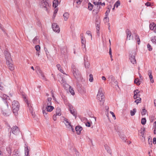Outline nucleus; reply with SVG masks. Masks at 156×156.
I'll list each match as a JSON object with an SVG mask.
<instances>
[{
  "mask_svg": "<svg viewBox=\"0 0 156 156\" xmlns=\"http://www.w3.org/2000/svg\"><path fill=\"white\" fill-rule=\"evenodd\" d=\"M97 99L100 102V105L101 106L103 105L104 103L105 96L102 93V89L101 88H100L98 90V94L97 96Z\"/></svg>",
  "mask_w": 156,
  "mask_h": 156,
  "instance_id": "f257e3e1",
  "label": "nucleus"
},
{
  "mask_svg": "<svg viewBox=\"0 0 156 156\" xmlns=\"http://www.w3.org/2000/svg\"><path fill=\"white\" fill-rule=\"evenodd\" d=\"M12 108L13 113L15 115H17L19 108V104L17 101H14L12 102Z\"/></svg>",
  "mask_w": 156,
  "mask_h": 156,
  "instance_id": "f03ea898",
  "label": "nucleus"
},
{
  "mask_svg": "<svg viewBox=\"0 0 156 156\" xmlns=\"http://www.w3.org/2000/svg\"><path fill=\"white\" fill-rule=\"evenodd\" d=\"M72 70L73 76L75 78L77 79L80 77V73L74 65H72Z\"/></svg>",
  "mask_w": 156,
  "mask_h": 156,
  "instance_id": "7ed1b4c3",
  "label": "nucleus"
},
{
  "mask_svg": "<svg viewBox=\"0 0 156 156\" xmlns=\"http://www.w3.org/2000/svg\"><path fill=\"white\" fill-rule=\"evenodd\" d=\"M136 54L135 52L134 51L130 52L129 53V58L130 61L133 64H135L136 63L135 58Z\"/></svg>",
  "mask_w": 156,
  "mask_h": 156,
  "instance_id": "20e7f679",
  "label": "nucleus"
},
{
  "mask_svg": "<svg viewBox=\"0 0 156 156\" xmlns=\"http://www.w3.org/2000/svg\"><path fill=\"white\" fill-rule=\"evenodd\" d=\"M63 122L64 123L67 128L69 130H72L73 132L74 131V129L73 128V126L71 125L70 122H69L68 119L64 118Z\"/></svg>",
  "mask_w": 156,
  "mask_h": 156,
  "instance_id": "39448f33",
  "label": "nucleus"
},
{
  "mask_svg": "<svg viewBox=\"0 0 156 156\" xmlns=\"http://www.w3.org/2000/svg\"><path fill=\"white\" fill-rule=\"evenodd\" d=\"M40 6L41 8H44L45 11H47L49 8V5L46 0H41Z\"/></svg>",
  "mask_w": 156,
  "mask_h": 156,
  "instance_id": "423d86ee",
  "label": "nucleus"
},
{
  "mask_svg": "<svg viewBox=\"0 0 156 156\" xmlns=\"http://www.w3.org/2000/svg\"><path fill=\"white\" fill-rule=\"evenodd\" d=\"M4 54L6 60V63L7 62H12V60L11 58L10 53L7 51L5 50L4 52Z\"/></svg>",
  "mask_w": 156,
  "mask_h": 156,
  "instance_id": "0eeeda50",
  "label": "nucleus"
},
{
  "mask_svg": "<svg viewBox=\"0 0 156 156\" xmlns=\"http://www.w3.org/2000/svg\"><path fill=\"white\" fill-rule=\"evenodd\" d=\"M69 107L70 113L76 118L77 115L76 110L73 108L71 105H69Z\"/></svg>",
  "mask_w": 156,
  "mask_h": 156,
  "instance_id": "6e6552de",
  "label": "nucleus"
},
{
  "mask_svg": "<svg viewBox=\"0 0 156 156\" xmlns=\"http://www.w3.org/2000/svg\"><path fill=\"white\" fill-rule=\"evenodd\" d=\"M51 100L52 98H48L46 101L44 102L43 103V108L44 107L48 105H51Z\"/></svg>",
  "mask_w": 156,
  "mask_h": 156,
  "instance_id": "1a4fd4ad",
  "label": "nucleus"
},
{
  "mask_svg": "<svg viewBox=\"0 0 156 156\" xmlns=\"http://www.w3.org/2000/svg\"><path fill=\"white\" fill-rule=\"evenodd\" d=\"M52 27L53 30L56 32L59 33L60 32V28L56 23H54L52 25Z\"/></svg>",
  "mask_w": 156,
  "mask_h": 156,
  "instance_id": "9d476101",
  "label": "nucleus"
},
{
  "mask_svg": "<svg viewBox=\"0 0 156 156\" xmlns=\"http://www.w3.org/2000/svg\"><path fill=\"white\" fill-rule=\"evenodd\" d=\"M12 133L16 135H17L19 133V129L18 127L15 126H13L12 129Z\"/></svg>",
  "mask_w": 156,
  "mask_h": 156,
  "instance_id": "9b49d317",
  "label": "nucleus"
},
{
  "mask_svg": "<svg viewBox=\"0 0 156 156\" xmlns=\"http://www.w3.org/2000/svg\"><path fill=\"white\" fill-rule=\"evenodd\" d=\"M113 77L112 76H111V79L112 80V81L111 82L112 86L115 88L118 87V82L116 80H115L114 79L113 80Z\"/></svg>",
  "mask_w": 156,
  "mask_h": 156,
  "instance_id": "f8f14e48",
  "label": "nucleus"
},
{
  "mask_svg": "<svg viewBox=\"0 0 156 156\" xmlns=\"http://www.w3.org/2000/svg\"><path fill=\"white\" fill-rule=\"evenodd\" d=\"M2 112L3 115L6 116L9 115L11 113L10 110L8 108L6 109H3L2 111Z\"/></svg>",
  "mask_w": 156,
  "mask_h": 156,
  "instance_id": "ddd939ff",
  "label": "nucleus"
},
{
  "mask_svg": "<svg viewBox=\"0 0 156 156\" xmlns=\"http://www.w3.org/2000/svg\"><path fill=\"white\" fill-rule=\"evenodd\" d=\"M9 69L11 71L14 70L15 69L14 66L12 63V62H8L6 63Z\"/></svg>",
  "mask_w": 156,
  "mask_h": 156,
  "instance_id": "4468645a",
  "label": "nucleus"
},
{
  "mask_svg": "<svg viewBox=\"0 0 156 156\" xmlns=\"http://www.w3.org/2000/svg\"><path fill=\"white\" fill-rule=\"evenodd\" d=\"M65 85H66V87L65 88V89L67 90L68 88H69V90L72 95H74L75 94V93L73 90L72 89L71 87L68 84H65Z\"/></svg>",
  "mask_w": 156,
  "mask_h": 156,
  "instance_id": "2eb2a0df",
  "label": "nucleus"
},
{
  "mask_svg": "<svg viewBox=\"0 0 156 156\" xmlns=\"http://www.w3.org/2000/svg\"><path fill=\"white\" fill-rule=\"evenodd\" d=\"M127 39L130 40L133 39V37L131 36V32L129 30L126 31Z\"/></svg>",
  "mask_w": 156,
  "mask_h": 156,
  "instance_id": "dca6fc26",
  "label": "nucleus"
},
{
  "mask_svg": "<svg viewBox=\"0 0 156 156\" xmlns=\"http://www.w3.org/2000/svg\"><path fill=\"white\" fill-rule=\"evenodd\" d=\"M44 107H45V110H47V111L48 112H51L54 109V107L51 105L46 106Z\"/></svg>",
  "mask_w": 156,
  "mask_h": 156,
  "instance_id": "f3484780",
  "label": "nucleus"
},
{
  "mask_svg": "<svg viewBox=\"0 0 156 156\" xmlns=\"http://www.w3.org/2000/svg\"><path fill=\"white\" fill-rule=\"evenodd\" d=\"M149 27L152 30H156V24L153 23H151L149 25Z\"/></svg>",
  "mask_w": 156,
  "mask_h": 156,
  "instance_id": "a211bd4d",
  "label": "nucleus"
},
{
  "mask_svg": "<svg viewBox=\"0 0 156 156\" xmlns=\"http://www.w3.org/2000/svg\"><path fill=\"white\" fill-rule=\"evenodd\" d=\"M82 129V127L80 126H77L75 128L76 131V133L78 134H80L81 131Z\"/></svg>",
  "mask_w": 156,
  "mask_h": 156,
  "instance_id": "6ab92c4d",
  "label": "nucleus"
},
{
  "mask_svg": "<svg viewBox=\"0 0 156 156\" xmlns=\"http://www.w3.org/2000/svg\"><path fill=\"white\" fill-rule=\"evenodd\" d=\"M81 43L82 44V46L83 47V48H85V44H86V41L85 38L84 37H83V36H81Z\"/></svg>",
  "mask_w": 156,
  "mask_h": 156,
  "instance_id": "aec40b11",
  "label": "nucleus"
},
{
  "mask_svg": "<svg viewBox=\"0 0 156 156\" xmlns=\"http://www.w3.org/2000/svg\"><path fill=\"white\" fill-rule=\"evenodd\" d=\"M37 74H38L39 76L41 77V78H42L43 80H45V78L44 77V76L42 72V71L40 70H39L38 71V72H37Z\"/></svg>",
  "mask_w": 156,
  "mask_h": 156,
  "instance_id": "412c9836",
  "label": "nucleus"
},
{
  "mask_svg": "<svg viewBox=\"0 0 156 156\" xmlns=\"http://www.w3.org/2000/svg\"><path fill=\"white\" fill-rule=\"evenodd\" d=\"M61 110L60 108L58 107L57 108L56 111V115L58 116H60L61 115Z\"/></svg>",
  "mask_w": 156,
  "mask_h": 156,
  "instance_id": "4be33fe9",
  "label": "nucleus"
},
{
  "mask_svg": "<svg viewBox=\"0 0 156 156\" xmlns=\"http://www.w3.org/2000/svg\"><path fill=\"white\" fill-rule=\"evenodd\" d=\"M12 156H20V151L18 150H15L13 152Z\"/></svg>",
  "mask_w": 156,
  "mask_h": 156,
  "instance_id": "5701e85b",
  "label": "nucleus"
},
{
  "mask_svg": "<svg viewBox=\"0 0 156 156\" xmlns=\"http://www.w3.org/2000/svg\"><path fill=\"white\" fill-rule=\"evenodd\" d=\"M25 155H29V151L28 148V146L25 144Z\"/></svg>",
  "mask_w": 156,
  "mask_h": 156,
  "instance_id": "b1692460",
  "label": "nucleus"
},
{
  "mask_svg": "<svg viewBox=\"0 0 156 156\" xmlns=\"http://www.w3.org/2000/svg\"><path fill=\"white\" fill-rule=\"evenodd\" d=\"M56 67L58 68V69L62 73H63V74H65L66 75H67V74L65 73H64L63 71L62 70V69H61V66L59 64H57L56 65Z\"/></svg>",
  "mask_w": 156,
  "mask_h": 156,
  "instance_id": "393cba45",
  "label": "nucleus"
},
{
  "mask_svg": "<svg viewBox=\"0 0 156 156\" xmlns=\"http://www.w3.org/2000/svg\"><path fill=\"white\" fill-rule=\"evenodd\" d=\"M69 14L68 12L65 13L63 15L64 20L65 21H66L69 17Z\"/></svg>",
  "mask_w": 156,
  "mask_h": 156,
  "instance_id": "a878e982",
  "label": "nucleus"
},
{
  "mask_svg": "<svg viewBox=\"0 0 156 156\" xmlns=\"http://www.w3.org/2000/svg\"><path fill=\"white\" fill-rule=\"evenodd\" d=\"M120 1H117L114 4V7L112 8V10H114L115 7H116V8H117L120 5Z\"/></svg>",
  "mask_w": 156,
  "mask_h": 156,
  "instance_id": "bb28decb",
  "label": "nucleus"
},
{
  "mask_svg": "<svg viewBox=\"0 0 156 156\" xmlns=\"http://www.w3.org/2000/svg\"><path fill=\"white\" fill-rule=\"evenodd\" d=\"M93 3L96 5H99L101 4V2H99V0H94Z\"/></svg>",
  "mask_w": 156,
  "mask_h": 156,
  "instance_id": "cd10ccee",
  "label": "nucleus"
},
{
  "mask_svg": "<svg viewBox=\"0 0 156 156\" xmlns=\"http://www.w3.org/2000/svg\"><path fill=\"white\" fill-rule=\"evenodd\" d=\"M135 39L137 41L138 44H139L140 43V40L139 36L137 34H135Z\"/></svg>",
  "mask_w": 156,
  "mask_h": 156,
  "instance_id": "c85d7f7f",
  "label": "nucleus"
},
{
  "mask_svg": "<svg viewBox=\"0 0 156 156\" xmlns=\"http://www.w3.org/2000/svg\"><path fill=\"white\" fill-rule=\"evenodd\" d=\"M135 39L137 41L138 44H139L140 43V40L139 36L137 34H135Z\"/></svg>",
  "mask_w": 156,
  "mask_h": 156,
  "instance_id": "c756f323",
  "label": "nucleus"
},
{
  "mask_svg": "<svg viewBox=\"0 0 156 156\" xmlns=\"http://www.w3.org/2000/svg\"><path fill=\"white\" fill-rule=\"evenodd\" d=\"M58 1L57 0H54L53 2V6L56 8L58 5Z\"/></svg>",
  "mask_w": 156,
  "mask_h": 156,
  "instance_id": "7c9ffc66",
  "label": "nucleus"
},
{
  "mask_svg": "<svg viewBox=\"0 0 156 156\" xmlns=\"http://www.w3.org/2000/svg\"><path fill=\"white\" fill-rule=\"evenodd\" d=\"M39 41V40L38 39V38L37 37H35L33 40V43L35 44H38Z\"/></svg>",
  "mask_w": 156,
  "mask_h": 156,
  "instance_id": "2f4dec72",
  "label": "nucleus"
},
{
  "mask_svg": "<svg viewBox=\"0 0 156 156\" xmlns=\"http://www.w3.org/2000/svg\"><path fill=\"white\" fill-rule=\"evenodd\" d=\"M151 41L153 43L156 44V37L154 36L152 37L151 39Z\"/></svg>",
  "mask_w": 156,
  "mask_h": 156,
  "instance_id": "473e14b6",
  "label": "nucleus"
},
{
  "mask_svg": "<svg viewBox=\"0 0 156 156\" xmlns=\"http://www.w3.org/2000/svg\"><path fill=\"white\" fill-rule=\"evenodd\" d=\"M60 82L62 84H63V86L65 88L66 87V85H65V84H66V81L65 80L63 79V78H62L61 79V80L60 81Z\"/></svg>",
  "mask_w": 156,
  "mask_h": 156,
  "instance_id": "72a5a7b5",
  "label": "nucleus"
},
{
  "mask_svg": "<svg viewBox=\"0 0 156 156\" xmlns=\"http://www.w3.org/2000/svg\"><path fill=\"white\" fill-rule=\"evenodd\" d=\"M140 91L138 90L137 89L135 90L134 91V95H137L138 96H140Z\"/></svg>",
  "mask_w": 156,
  "mask_h": 156,
  "instance_id": "f704fd0d",
  "label": "nucleus"
},
{
  "mask_svg": "<svg viewBox=\"0 0 156 156\" xmlns=\"http://www.w3.org/2000/svg\"><path fill=\"white\" fill-rule=\"evenodd\" d=\"M130 112L131 115L133 116L135 115L136 112V109L134 108L133 109V111L131 110Z\"/></svg>",
  "mask_w": 156,
  "mask_h": 156,
  "instance_id": "c9c22d12",
  "label": "nucleus"
},
{
  "mask_svg": "<svg viewBox=\"0 0 156 156\" xmlns=\"http://www.w3.org/2000/svg\"><path fill=\"white\" fill-rule=\"evenodd\" d=\"M23 98L24 99V100L25 101V102H26V103L27 104L28 106L30 107L31 106V105H30V103H29L27 99L26 98V97L25 96V95H23Z\"/></svg>",
  "mask_w": 156,
  "mask_h": 156,
  "instance_id": "e433bc0d",
  "label": "nucleus"
},
{
  "mask_svg": "<svg viewBox=\"0 0 156 156\" xmlns=\"http://www.w3.org/2000/svg\"><path fill=\"white\" fill-rule=\"evenodd\" d=\"M134 83H135L137 85H139L140 84L139 80L138 78L136 79H135Z\"/></svg>",
  "mask_w": 156,
  "mask_h": 156,
  "instance_id": "4c0bfd02",
  "label": "nucleus"
},
{
  "mask_svg": "<svg viewBox=\"0 0 156 156\" xmlns=\"http://www.w3.org/2000/svg\"><path fill=\"white\" fill-rule=\"evenodd\" d=\"M93 8V5L90 3H88V9L90 10L91 11L92 10Z\"/></svg>",
  "mask_w": 156,
  "mask_h": 156,
  "instance_id": "58836bf2",
  "label": "nucleus"
},
{
  "mask_svg": "<svg viewBox=\"0 0 156 156\" xmlns=\"http://www.w3.org/2000/svg\"><path fill=\"white\" fill-rule=\"evenodd\" d=\"M141 98H139L138 99H136L134 102L137 105L139 103L141 102Z\"/></svg>",
  "mask_w": 156,
  "mask_h": 156,
  "instance_id": "ea45409f",
  "label": "nucleus"
},
{
  "mask_svg": "<svg viewBox=\"0 0 156 156\" xmlns=\"http://www.w3.org/2000/svg\"><path fill=\"white\" fill-rule=\"evenodd\" d=\"M146 122V119L145 118H142L141 119V123L142 125H144L145 124Z\"/></svg>",
  "mask_w": 156,
  "mask_h": 156,
  "instance_id": "a19ab883",
  "label": "nucleus"
},
{
  "mask_svg": "<svg viewBox=\"0 0 156 156\" xmlns=\"http://www.w3.org/2000/svg\"><path fill=\"white\" fill-rule=\"evenodd\" d=\"M86 92V90L84 88H81L80 90V93L82 94H84Z\"/></svg>",
  "mask_w": 156,
  "mask_h": 156,
  "instance_id": "79ce46f5",
  "label": "nucleus"
},
{
  "mask_svg": "<svg viewBox=\"0 0 156 156\" xmlns=\"http://www.w3.org/2000/svg\"><path fill=\"white\" fill-rule=\"evenodd\" d=\"M89 80L90 82H92L93 81V76L92 74H90L89 75Z\"/></svg>",
  "mask_w": 156,
  "mask_h": 156,
  "instance_id": "37998d69",
  "label": "nucleus"
},
{
  "mask_svg": "<svg viewBox=\"0 0 156 156\" xmlns=\"http://www.w3.org/2000/svg\"><path fill=\"white\" fill-rule=\"evenodd\" d=\"M2 98L3 99H7L9 98V97L6 94H3L2 96Z\"/></svg>",
  "mask_w": 156,
  "mask_h": 156,
  "instance_id": "c03bdc74",
  "label": "nucleus"
},
{
  "mask_svg": "<svg viewBox=\"0 0 156 156\" xmlns=\"http://www.w3.org/2000/svg\"><path fill=\"white\" fill-rule=\"evenodd\" d=\"M86 34L87 35H88L89 36H90V37H91V39L92 40V35L91 32L90 31H89V30L87 31L86 32Z\"/></svg>",
  "mask_w": 156,
  "mask_h": 156,
  "instance_id": "a18cd8bd",
  "label": "nucleus"
},
{
  "mask_svg": "<svg viewBox=\"0 0 156 156\" xmlns=\"http://www.w3.org/2000/svg\"><path fill=\"white\" fill-rule=\"evenodd\" d=\"M36 25L39 26V27H41V22L40 21L38 20H37L36 22Z\"/></svg>",
  "mask_w": 156,
  "mask_h": 156,
  "instance_id": "49530a36",
  "label": "nucleus"
},
{
  "mask_svg": "<svg viewBox=\"0 0 156 156\" xmlns=\"http://www.w3.org/2000/svg\"><path fill=\"white\" fill-rule=\"evenodd\" d=\"M149 76L151 82L152 83H153L154 82V80L153 79L152 75H149Z\"/></svg>",
  "mask_w": 156,
  "mask_h": 156,
  "instance_id": "de8ad7c7",
  "label": "nucleus"
},
{
  "mask_svg": "<svg viewBox=\"0 0 156 156\" xmlns=\"http://www.w3.org/2000/svg\"><path fill=\"white\" fill-rule=\"evenodd\" d=\"M86 68H89L90 66V64L88 62H85L84 64Z\"/></svg>",
  "mask_w": 156,
  "mask_h": 156,
  "instance_id": "09e8293b",
  "label": "nucleus"
},
{
  "mask_svg": "<svg viewBox=\"0 0 156 156\" xmlns=\"http://www.w3.org/2000/svg\"><path fill=\"white\" fill-rule=\"evenodd\" d=\"M44 108H43V113L44 115V116L45 117H47V111H45V110H44Z\"/></svg>",
  "mask_w": 156,
  "mask_h": 156,
  "instance_id": "8fccbe9b",
  "label": "nucleus"
},
{
  "mask_svg": "<svg viewBox=\"0 0 156 156\" xmlns=\"http://www.w3.org/2000/svg\"><path fill=\"white\" fill-rule=\"evenodd\" d=\"M35 48L37 51H39L40 49V47L39 45L35 46Z\"/></svg>",
  "mask_w": 156,
  "mask_h": 156,
  "instance_id": "3c124183",
  "label": "nucleus"
},
{
  "mask_svg": "<svg viewBox=\"0 0 156 156\" xmlns=\"http://www.w3.org/2000/svg\"><path fill=\"white\" fill-rule=\"evenodd\" d=\"M147 47L148 50L149 51H152V48H151V45L150 44H148L147 45Z\"/></svg>",
  "mask_w": 156,
  "mask_h": 156,
  "instance_id": "603ef678",
  "label": "nucleus"
},
{
  "mask_svg": "<svg viewBox=\"0 0 156 156\" xmlns=\"http://www.w3.org/2000/svg\"><path fill=\"white\" fill-rule=\"evenodd\" d=\"M85 125L89 127L90 126V124L89 122L87 121L85 123Z\"/></svg>",
  "mask_w": 156,
  "mask_h": 156,
  "instance_id": "864d4df0",
  "label": "nucleus"
},
{
  "mask_svg": "<svg viewBox=\"0 0 156 156\" xmlns=\"http://www.w3.org/2000/svg\"><path fill=\"white\" fill-rule=\"evenodd\" d=\"M81 121L85 123L87 121V119L85 118H82Z\"/></svg>",
  "mask_w": 156,
  "mask_h": 156,
  "instance_id": "5fc2aeb1",
  "label": "nucleus"
},
{
  "mask_svg": "<svg viewBox=\"0 0 156 156\" xmlns=\"http://www.w3.org/2000/svg\"><path fill=\"white\" fill-rule=\"evenodd\" d=\"M146 110L145 109H143L142 110V111L141 112L142 114L143 115H144L146 114Z\"/></svg>",
  "mask_w": 156,
  "mask_h": 156,
  "instance_id": "6e6d98bb",
  "label": "nucleus"
},
{
  "mask_svg": "<svg viewBox=\"0 0 156 156\" xmlns=\"http://www.w3.org/2000/svg\"><path fill=\"white\" fill-rule=\"evenodd\" d=\"M82 0H76V3L78 5H80L81 4Z\"/></svg>",
  "mask_w": 156,
  "mask_h": 156,
  "instance_id": "4d7b16f0",
  "label": "nucleus"
},
{
  "mask_svg": "<svg viewBox=\"0 0 156 156\" xmlns=\"http://www.w3.org/2000/svg\"><path fill=\"white\" fill-rule=\"evenodd\" d=\"M98 25L97 26V33L98 36L99 35V30L100 29L99 27H98Z\"/></svg>",
  "mask_w": 156,
  "mask_h": 156,
  "instance_id": "13d9d810",
  "label": "nucleus"
},
{
  "mask_svg": "<svg viewBox=\"0 0 156 156\" xmlns=\"http://www.w3.org/2000/svg\"><path fill=\"white\" fill-rule=\"evenodd\" d=\"M104 21L105 23H107L108 21V18L107 17H105L104 19Z\"/></svg>",
  "mask_w": 156,
  "mask_h": 156,
  "instance_id": "bf43d9fd",
  "label": "nucleus"
},
{
  "mask_svg": "<svg viewBox=\"0 0 156 156\" xmlns=\"http://www.w3.org/2000/svg\"><path fill=\"white\" fill-rule=\"evenodd\" d=\"M51 96L53 98V99L54 100H55V98L54 95L53 91L52 90L51 91Z\"/></svg>",
  "mask_w": 156,
  "mask_h": 156,
  "instance_id": "052dcab7",
  "label": "nucleus"
},
{
  "mask_svg": "<svg viewBox=\"0 0 156 156\" xmlns=\"http://www.w3.org/2000/svg\"><path fill=\"white\" fill-rule=\"evenodd\" d=\"M57 115H54L53 116V119L54 121H56L57 120Z\"/></svg>",
  "mask_w": 156,
  "mask_h": 156,
  "instance_id": "680f3d73",
  "label": "nucleus"
},
{
  "mask_svg": "<svg viewBox=\"0 0 156 156\" xmlns=\"http://www.w3.org/2000/svg\"><path fill=\"white\" fill-rule=\"evenodd\" d=\"M110 113L112 115L113 117L114 118V119H116V117L115 115H114V113L112 112H110Z\"/></svg>",
  "mask_w": 156,
  "mask_h": 156,
  "instance_id": "e2e57ef3",
  "label": "nucleus"
},
{
  "mask_svg": "<svg viewBox=\"0 0 156 156\" xmlns=\"http://www.w3.org/2000/svg\"><path fill=\"white\" fill-rule=\"evenodd\" d=\"M148 75L149 76V75H152V71L151 70H149L148 71Z\"/></svg>",
  "mask_w": 156,
  "mask_h": 156,
  "instance_id": "0e129e2a",
  "label": "nucleus"
},
{
  "mask_svg": "<svg viewBox=\"0 0 156 156\" xmlns=\"http://www.w3.org/2000/svg\"><path fill=\"white\" fill-rule=\"evenodd\" d=\"M140 96H138L137 95H134L133 96V98L135 99H138L139 98H140Z\"/></svg>",
  "mask_w": 156,
  "mask_h": 156,
  "instance_id": "69168bd1",
  "label": "nucleus"
},
{
  "mask_svg": "<svg viewBox=\"0 0 156 156\" xmlns=\"http://www.w3.org/2000/svg\"><path fill=\"white\" fill-rule=\"evenodd\" d=\"M153 142L154 144H156V138L154 137L153 138Z\"/></svg>",
  "mask_w": 156,
  "mask_h": 156,
  "instance_id": "338daca9",
  "label": "nucleus"
},
{
  "mask_svg": "<svg viewBox=\"0 0 156 156\" xmlns=\"http://www.w3.org/2000/svg\"><path fill=\"white\" fill-rule=\"evenodd\" d=\"M145 5L146 6H150L151 5V3L149 2H147V3H146Z\"/></svg>",
  "mask_w": 156,
  "mask_h": 156,
  "instance_id": "774afa93",
  "label": "nucleus"
}]
</instances>
